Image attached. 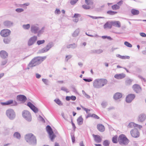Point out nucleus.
<instances>
[{
    "mask_svg": "<svg viewBox=\"0 0 146 146\" xmlns=\"http://www.w3.org/2000/svg\"><path fill=\"white\" fill-rule=\"evenodd\" d=\"M46 58L45 56H37L33 58L28 64V66L32 68L40 64Z\"/></svg>",
    "mask_w": 146,
    "mask_h": 146,
    "instance_id": "1",
    "label": "nucleus"
},
{
    "mask_svg": "<svg viewBox=\"0 0 146 146\" xmlns=\"http://www.w3.org/2000/svg\"><path fill=\"white\" fill-rule=\"evenodd\" d=\"M108 81L106 79H97L94 81L93 86L94 88H100L108 83Z\"/></svg>",
    "mask_w": 146,
    "mask_h": 146,
    "instance_id": "2",
    "label": "nucleus"
},
{
    "mask_svg": "<svg viewBox=\"0 0 146 146\" xmlns=\"http://www.w3.org/2000/svg\"><path fill=\"white\" fill-rule=\"evenodd\" d=\"M25 139L26 141L30 145H35L36 144V139L35 136L32 134L30 133L25 135Z\"/></svg>",
    "mask_w": 146,
    "mask_h": 146,
    "instance_id": "3",
    "label": "nucleus"
},
{
    "mask_svg": "<svg viewBox=\"0 0 146 146\" xmlns=\"http://www.w3.org/2000/svg\"><path fill=\"white\" fill-rule=\"evenodd\" d=\"M118 141L121 145H126L129 142V141L124 134L119 135L118 139Z\"/></svg>",
    "mask_w": 146,
    "mask_h": 146,
    "instance_id": "4",
    "label": "nucleus"
},
{
    "mask_svg": "<svg viewBox=\"0 0 146 146\" xmlns=\"http://www.w3.org/2000/svg\"><path fill=\"white\" fill-rule=\"evenodd\" d=\"M54 46V43L52 42H49L45 47L39 50L38 53H41L46 52L52 47L53 46Z\"/></svg>",
    "mask_w": 146,
    "mask_h": 146,
    "instance_id": "5",
    "label": "nucleus"
},
{
    "mask_svg": "<svg viewBox=\"0 0 146 146\" xmlns=\"http://www.w3.org/2000/svg\"><path fill=\"white\" fill-rule=\"evenodd\" d=\"M23 117L27 121H31L32 120L31 115V113L27 110H24L22 112Z\"/></svg>",
    "mask_w": 146,
    "mask_h": 146,
    "instance_id": "6",
    "label": "nucleus"
},
{
    "mask_svg": "<svg viewBox=\"0 0 146 146\" xmlns=\"http://www.w3.org/2000/svg\"><path fill=\"white\" fill-rule=\"evenodd\" d=\"M6 114L7 117L11 120L13 119L15 117V113L14 111L11 109L6 111Z\"/></svg>",
    "mask_w": 146,
    "mask_h": 146,
    "instance_id": "7",
    "label": "nucleus"
},
{
    "mask_svg": "<svg viewBox=\"0 0 146 146\" xmlns=\"http://www.w3.org/2000/svg\"><path fill=\"white\" fill-rule=\"evenodd\" d=\"M1 104L2 106H8L12 104V106H16L17 105V103L15 101H13V100H9L5 102H1Z\"/></svg>",
    "mask_w": 146,
    "mask_h": 146,
    "instance_id": "8",
    "label": "nucleus"
},
{
    "mask_svg": "<svg viewBox=\"0 0 146 146\" xmlns=\"http://www.w3.org/2000/svg\"><path fill=\"white\" fill-rule=\"evenodd\" d=\"M131 136L137 138L139 137L140 133L138 130L136 128L132 129L130 131Z\"/></svg>",
    "mask_w": 146,
    "mask_h": 146,
    "instance_id": "9",
    "label": "nucleus"
},
{
    "mask_svg": "<svg viewBox=\"0 0 146 146\" xmlns=\"http://www.w3.org/2000/svg\"><path fill=\"white\" fill-rule=\"evenodd\" d=\"M37 37L36 36H34L31 37L28 41V46H30L33 45L37 40Z\"/></svg>",
    "mask_w": 146,
    "mask_h": 146,
    "instance_id": "10",
    "label": "nucleus"
},
{
    "mask_svg": "<svg viewBox=\"0 0 146 146\" xmlns=\"http://www.w3.org/2000/svg\"><path fill=\"white\" fill-rule=\"evenodd\" d=\"M11 31L8 29H4L1 31L0 33L1 35L4 37L8 36L10 35Z\"/></svg>",
    "mask_w": 146,
    "mask_h": 146,
    "instance_id": "11",
    "label": "nucleus"
},
{
    "mask_svg": "<svg viewBox=\"0 0 146 146\" xmlns=\"http://www.w3.org/2000/svg\"><path fill=\"white\" fill-rule=\"evenodd\" d=\"M135 96V95L133 94H130L128 95L126 97V102L128 103L131 102L134 99Z\"/></svg>",
    "mask_w": 146,
    "mask_h": 146,
    "instance_id": "12",
    "label": "nucleus"
},
{
    "mask_svg": "<svg viewBox=\"0 0 146 146\" xmlns=\"http://www.w3.org/2000/svg\"><path fill=\"white\" fill-rule=\"evenodd\" d=\"M39 27L37 25H31V32L35 34H36L39 30Z\"/></svg>",
    "mask_w": 146,
    "mask_h": 146,
    "instance_id": "13",
    "label": "nucleus"
},
{
    "mask_svg": "<svg viewBox=\"0 0 146 146\" xmlns=\"http://www.w3.org/2000/svg\"><path fill=\"white\" fill-rule=\"evenodd\" d=\"M17 100L18 101H21L24 103L27 100L26 96L23 95H19L17 96Z\"/></svg>",
    "mask_w": 146,
    "mask_h": 146,
    "instance_id": "14",
    "label": "nucleus"
},
{
    "mask_svg": "<svg viewBox=\"0 0 146 146\" xmlns=\"http://www.w3.org/2000/svg\"><path fill=\"white\" fill-rule=\"evenodd\" d=\"M27 105L34 112L37 113L38 111V109L31 102H29Z\"/></svg>",
    "mask_w": 146,
    "mask_h": 146,
    "instance_id": "15",
    "label": "nucleus"
},
{
    "mask_svg": "<svg viewBox=\"0 0 146 146\" xmlns=\"http://www.w3.org/2000/svg\"><path fill=\"white\" fill-rule=\"evenodd\" d=\"M133 88L135 92L137 93H140L141 90V89L139 85L137 84H135L133 86Z\"/></svg>",
    "mask_w": 146,
    "mask_h": 146,
    "instance_id": "16",
    "label": "nucleus"
},
{
    "mask_svg": "<svg viewBox=\"0 0 146 146\" xmlns=\"http://www.w3.org/2000/svg\"><path fill=\"white\" fill-rule=\"evenodd\" d=\"M127 127L129 128H132L133 127H137L141 129L142 127V126L141 125L136 124L134 122H131L128 125Z\"/></svg>",
    "mask_w": 146,
    "mask_h": 146,
    "instance_id": "17",
    "label": "nucleus"
},
{
    "mask_svg": "<svg viewBox=\"0 0 146 146\" xmlns=\"http://www.w3.org/2000/svg\"><path fill=\"white\" fill-rule=\"evenodd\" d=\"M146 119V115L144 113H141L139 115L138 120L140 122H143Z\"/></svg>",
    "mask_w": 146,
    "mask_h": 146,
    "instance_id": "18",
    "label": "nucleus"
},
{
    "mask_svg": "<svg viewBox=\"0 0 146 146\" xmlns=\"http://www.w3.org/2000/svg\"><path fill=\"white\" fill-rule=\"evenodd\" d=\"M126 76L125 74L123 73L120 74H116L114 75V77L117 79H121L124 78Z\"/></svg>",
    "mask_w": 146,
    "mask_h": 146,
    "instance_id": "19",
    "label": "nucleus"
},
{
    "mask_svg": "<svg viewBox=\"0 0 146 146\" xmlns=\"http://www.w3.org/2000/svg\"><path fill=\"white\" fill-rule=\"evenodd\" d=\"M13 23L12 22L9 21H6L3 23L4 26L5 27L9 28L13 26Z\"/></svg>",
    "mask_w": 146,
    "mask_h": 146,
    "instance_id": "20",
    "label": "nucleus"
},
{
    "mask_svg": "<svg viewBox=\"0 0 146 146\" xmlns=\"http://www.w3.org/2000/svg\"><path fill=\"white\" fill-rule=\"evenodd\" d=\"M0 55L1 58L5 59L8 57V53L5 50H1L0 52Z\"/></svg>",
    "mask_w": 146,
    "mask_h": 146,
    "instance_id": "21",
    "label": "nucleus"
},
{
    "mask_svg": "<svg viewBox=\"0 0 146 146\" xmlns=\"http://www.w3.org/2000/svg\"><path fill=\"white\" fill-rule=\"evenodd\" d=\"M112 26L118 28H120L121 27L120 22L119 21H112Z\"/></svg>",
    "mask_w": 146,
    "mask_h": 146,
    "instance_id": "22",
    "label": "nucleus"
},
{
    "mask_svg": "<svg viewBox=\"0 0 146 146\" xmlns=\"http://www.w3.org/2000/svg\"><path fill=\"white\" fill-rule=\"evenodd\" d=\"M112 27V21H108L107 22L104 26V29H106V28H108L110 29Z\"/></svg>",
    "mask_w": 146,
    "mask_h": 146,
    "instance_id": "23",
    "label": "nucleus"
},
{
    "mask_svg": "<svg viewBox=\"0 0 146 146\" xmlns=\"http://www.w3.org/2000/svg\"><path fill=\"white\" fill-rule=\"evenodd\" d=\"M93 137L94 138L95 141L97 143H100L102 141V139L98 135H93Z\"/></svg>",
    "mask_w": 146,
    "mask_h": 146,
    "instance_id": "24",
    "label": "nucleus"
},
{
    "mask_svg": "<svg viewBox=\"0 0 146 146\" xmlns=\"http://www.w3.org/2000/svg\"><path fill=\"white\" fill-rule=\"evenodd\" d=\"M97 128L98 130L100 132H103L105 130L104 126L101 124H98L97 125Z\"/></svg>",
    "mask_w": 146,
    "mask_h": 146,
    "instance_id": "25",
    "label": "nucleus"
},
{
    "mask_svg": "<svg viewBox=\"0 0 146 146\" xmlns=\"http://www.w3.org/2000/svg\"><path fill=\"white\" fill-rule=\"evenodd\" d=\"M122 97L121 93L119 92H117L115 93L113 96V98L115 100L119 99Z\"/></svg>",
    "mask_w": 146,
    "mask_h": 146,
    "instance_id": "26",
    "label": "nucleus"
},
{
    "mask_svg": "<svg viewBox=\"0 0 146 146\" xmlns=\"http://www.w3.org/2000/svg\"><path fill=\"white\" fill-rule=\"evenodd\" d=\"M131 13L134 15H139V10L135 9H133L131 10Z\"/></svg>",
    "mask_w": 146,
    "mask_h": 146,
    "instance_id": "27",
    "label": "nucleus"
},
{
    "mask_svg": "<svg viewBox=\"0 0 146 146\" xmlns=\"http://www.w3.org/2000/svg\"><path fill=\"white\" fill-rule=\"evenodd\" d=\"M83 119L82 116H80L77 119V121L78 125H82L83 123Z\"/></svg>",
    "mask_w": 146,
    "mask_h": 146,
    "instance_id": "28",
    "label": "nucleus"
},
{
    "mask_svg": "<svg viewBox=\"0 0 146 146\" xmlns=\"http://www.w3.org/2000/svg\"><path fill=\"white\" fill-rule=\"evenodd\" d=\"M46 130L48 133H52L53 131L51 127L49 125H47L46 127Z\"/></svg>",
    "mask_w": 146,
    "mask_h": 146,
    "instance_id": "29",
    "label": "nucleus"
},
{
    "mask_svg": "<svg viewBox=\"0 0 146 146\" xmlns=\"http://www.w3.org/2000/svg\"><path fill=\"white\" fill-rule=\"evenodd\" d=\"M132 80L128 78L125 81V85L126 86H129L132 84Z\"/></svg>",
    "mask_w": 146,
    "mask_h": 146,
    "instance_id": "30",
    "label": "nucleus"
},
{
    "mask_svg": "<svg viewBox=\"0 0 146 146\" xmlns=\"http://www.w3.org/2000/svg\"><path fill=\"white\" fill-rule=\"evenodd\" d=\"M45 29V27H42L40 30H38V33H37L38 36H39L41 34L44 33Z\"/></svg>",
    "mask_w": 146,
    "mask_h": 146,
    "instance_id": "31",
    "label": "nucleus"
},
{
    "mask_svg": "<svg viewBox=\"0 0 146 146\" xmlns=\"http://www.w3.org/2000/svg\"><path fill=\"white\" fill-rule=\"evenodd\" d=\"M116 56L117 57L119 58L122 59H129L130 58V57L128 56H121L120 54H117L116 55Z\"/></svg>",
    "mask_w": 146,
    "mask_h": 146,
    "instance_id": "32",
    "label": "nucleus"
},
{
    "mask_svg": "<svg viewBox=\"0 0 146 146\" xmlns=\"http://www.w3.org/2000/svg\"><path fill=\"white\" fill-rule=\"evenodd\" d=\"M77 46V45L75 43H73L72 44H70L69 45H68L66 46V47L67 48H74L76 47Z\"/></svg>",
    "mask_w": 146,
    "mask_h": 146,
    "instance_id": "33",
    "label": "nucleus"
},
{
    "mask_svg": "<svg viewBox=\"0 0 146 146\" xmlns=\"http://www.w3.org/2000/svg\"><path fill=\"white\" fill-rule=\"evenodd\" d=\"M11 40V39L10 37H7L4 39L3 41L5 44H9L10 43Z\"/></svg>",
    "mask_w": 146,
    "mask_h": 146,
    "instance_id": "34",
    "label": "nucleus"
},
{
    "mask_svg": "<svg viewBox=\"0 0 146 146\" xmlns=\"http://www.w3.org/2000/svg\"><path fill=\"white\" fill-rule=\"evenodd\" d=\"M13 136L14 137L18 139H20L21 137L20 133L18 132H16L14 133L13 134Z\"/></svg>",
    "mask_w": 146,
    "mask_h": 146,
    "instance_id": "35",
    "label": "nucleus"
},
{
    "mask_svg": "<svg viewBox=\"0 0 146 146\" xmlns=\"http://www.w3.org/2000/svg\"><path fill=\"white\" fill-rule=\"evenodd\" d=\"M54 101L56 103V104L60 106H61L63 105V103L59 99H55L54 100Z\"/></svg>",
    "mask_w": 146,
    "mask_h": 146,
    "instance_id": "36",
    "label": "nucleus"
},
{
    "mask_svg": "<svg viewBox=\"0 0 146 146\" xmlns=\"http://www.w3.org/2000/svg\"><path fill=\"white\" fill-rule=\"evenodd\" d=\"M79 33V29H76L72 34L73 37H76L77 36Z\"/></svg>",
    "mask_w": 146,
    "mask_h": 146,
    "instance_id": "37",
    "label": "nucleus"
},
{
    "mask_svg": "<svg viewBox=\"0 0 146 146\" xmlns=\"http://www.w3.org/2000/svg\"><path fill=\"white\" fill-rule=\"evenodd\" d=\"M117 136L116 135L112 137V141L114 143H117Z\"/></svg>",
    "mask_w": 146,
    "mask_h": 146,
    "instance_id": "38",
    "label": "nucleus"
},
{
    "mask_svg": "<svg viewBox=\"0 0 146 146\" xmlns=\"http://www.w3.org/2000/svg\"><path fill=\"white\" fill-rule=\"evenodd\" d=\"M112 9L113 10L119 9L120 8L119 6L117 4L113 5L111 6Z\"/></svg>",
    "mask_w": 146,
    "mask_h": 146,
    "instance_id": "39",
    "label": "nucleus"
},
{
    "mask_svg": "<svg viewBox=\"0 0 146 146\" xmlns=\"http://www.w3.org/2000/svg\"><path fill=\"white\" fill-rule=\"evenodd\" d=\"M49 136V137L50 139L52 141L53 139H54L55 137H56L54 133L53 132L52 133H48Z\"/></svg>",
    "mask_w": 146,
    "mask_h": 146,
    "instance_id": "40",
    "label": "nucleus"
},
{
    "mask_svg": "<svg viewBox=\"0 0 146 146\" xmlns=\"http://www.w3.org/2000/svg\"><path fill=\"white\" fill-rule=\"evenodd\" d=\"M74 132L71 133L70 135L72 140V141L73 143H74L75 141V138L74 136Z\"/></svg>",
    "mask_w": 146,
    "mask_h": 146,
    "instance_id": "41",
    "label": "nucleus"
},
{
    "mask_svg": "<svg viewBox=\"0 0 146 146\" xmlns=\"http://www.w3.org/2000/svg\"><path fill=\"white\" fill-rule=\"evenodd\" d=\"M85 3L87 5H92L93 3V0H85Z\"/></svg>",
    "mask_w": 146,
    "mask_h": 146,
    "instance_id": "42",
    "label": "nucleus"
},
{
    "mask_svg": "<svg viewBox=\"0 0 146 146\" xmlns=\"http://www.w3.org/2000/svg\"><path fill=\"white\" fill-rule=\"evenodd\" d=\"M30 25L27 24L26 25H23V28L25 30H28L30 27Z\"/></svg>",
    "mask_w": 146,
    "mask_h": 146,
    "instance_id": "43",
    "label": "nucleus"
},
{
    "mask_svg": "<svg viewBox=\"0 0 146 146\" xmlns=\"http://www.w3.org/2000/svg\"><path fill=\"white\" fill-rule=\"evenodd\" d=\"M107 13L108 14L111 15H113L117 13V12L112 11H107Z\"/></svg>",
    "mask_w": 146,
    "mask_h": 146,
    "instance_id": "44",
    "label": "nucleus"
},
{
    "mask_svg": "<svg viewBox=\"0 0 146 146\" xmlns=\"http://www.w3.org/2000/svg\"><path fill=\"white\" fill-rule=\"evenodd\" d=\"M109 144L108 140H105L104 141L103 144L104 146H109Z\"/></svg>",
    "mask_w": 146,
    "mask_h": 146,
    "instance_id": "45",
    "label": "nucleus"
},
{
    "mask_svg": "<svg viewBox=\"0 0 146 146\" xmlns=\"http://www.w3.org/2000/svg\"><path fill=\"white\" fill-rule=\"evenodd\" d=\"M88 16L90 17V18H92L93 19H97L98 18H104V17H94L90 15H88Z\"/></svg>",
    "mask_w": 146,
    "mask_h": 146,
    "instance_id": "46",
    "label": "nucleus"
},
{
    "mask_svg": "<svg viewBox=\"0 0 146 146\" xmlns=\"http://www.w3.org/2000/svg\"><path fill=\"white\" fill-rule=\"evenodd\" d=\"M124 44L126 46L129 47L131 48L132 47V44L128 42L125 41Z\"/></svg>",
    "mask_w": 146,
    "mask_h": 146,
    "instance_id": "47",
    "label": "nucleus"
},
{
    "mask_svg": "<svg viewBox=\"0 0 146 146\" xmlns=\"http://www.w3.org/2000/svg\"><path fill=\"white\" fill-rule=\"evenodd\" d=\"M45 40H38L37 42V44L38 45H40L44 43L45 42Z\"/></svg>",
    "mask_w": 146,
    "mask_h": 146,
    "instance_id": "48",
    "label": "nucleus"
},
{
    "mask_svg": "<svg viewBox=\"0 0 146 146\" xmlns=\"http://www.w3.org/2000/svg\"><path fill=\"white\" fill-rule=\"evenodd\" d=\"M30 5V3H24L23 4H20L19 5V7H23L24 8L25 7L24 6H28L29 5Z\"/></svg>",
    "mask_w": 146,
    "mask_h": 146,
    "instance_id": "49",
    "label": "nucleus"
},
{
    "mask_svg": "<svg viewBox=\"0 0 146 146\" xmlns=\"http://www.w3.org/2000/svg\"><path fill=\"white\" fill-rule=\"evenodd\" d=\"M61 90L64 91L66 93L69 92L68 89L64 87H62L61 88Z\"/></svg>",
    "mask_w": 146,
    "mask_h": 146,
    "instance_id": "50",
    "label": "nucleus"
},
{
    "mask_svg": "<svg viewBox=\"0 0 146 146\" xmlns=\"http://www.w3.org/2000/svg\"><path fill=\"white\" fill-rule=\"evenodd\" d=\"M81 17V15L80 14L78 13H75L73 17V18H78Z\"/></svg>",
    "mask_w": 146,
    "mask_h": 146,
    "instance_id": "51",
    "label": "nucleus"
},
{
    "mask_svg": "<svg viewBox=\"0 0 146 146\" xmlns=\"http://www.w3.org/2000/svg\"><path fill=\"white\" fill-rule=\"evenodd\" d=\"M78 0H71L70 1V3L71 5H74L75 4Z\"/></svg>",
    "mask_w": 146,
    "mask_h": 146,
    "instance_id": "52",
    "label": "nucleus"
},
{
    "mask_svg": "<svg viewBox=\"0 0 146 146\" xmlns=\"http://www.w3.org/2000/svg\"><path fill=\"white\" fill-rule=\"evenodd\" d=\"M15 11L18 13H21L24 11V9L22 8H17Z\"/></svg>",
    "mask_w": 146,
    "mask_h": 146,
    "instance_id": "53",
    "label": "nucleus"
},
{
    "mask_svg": "<svg viewBox=\"0 0 146 146\" xmlns=\"http://www.w3.org/2000/svg\"><path fill=\"white\" fill-rule=\"evenodd\" d=\"M72 56L71 55H66V56L65 61L67 62L68 60L70 59Z\"/></svg>",
    "mask_w": 146,
    "mask_h": 146,
    "instance_id": "54",
    "label": "nucleus"
},
{
    "mask_svg": "<svg viewBox=\"0 0 146 146\" xmlns=\"http://www.w3.org/2000/svg\"><path fill=\"white\" fill-rule=\"evenodd\" d=\"M42 82L46 85H48V80L42 78Z\"/></svg>",
    "mask_w": 146,
    "mask_h": 146,
    "instance_id": "55",
    "label": "nucleus"
},
{
    "mask_svg": "<svg viewBox=\"0 0 146 146\" xmlns=\"http://www.w3.org/2000/svg\"><path fill=\"white\" fill-rule=\"evenodd\" d=\"M96 54H100L103 52V50L101 49L96 50Z\"/></svg>",
    "mask_w": 146,
    "mask_h": 146,
    "instance_id": "56",
    "label": "nucleus"
},
{
    "mask_svg": "<svg viewBox=\"0 0 146 146\" xmlns=\"http://www.w3.org/2000/svg\"><path fill=\"white\" fill-rule=\"evenodd\" d=\"M82 7L84 9H88L90 8V7L89 6H87L86 5H82Z\"/></svg>",
    "mask_w": 146,
    "mask_h": 146,
    "instance_id": "57",
    "label": "nucleus"
},
{
    "mask_svg": "<svg viewBox=\"0 0 146 146\" xmlns=\"http://www.w3.org/2000/svg\"><path fill=\"white\" fill-rule=\"evenodd\" d=\"M92 117L96 119H99L100 117L95 114H92Z\"/></svg>",
    "mask_w": 146,
    "mask_h": 146,
    "instance_id": "58",
    "label": "nucleus"
},
{
    "mask_svg": "<svg viewBox=\"0 0 146 146\" xmlns=\"http://www.w3.org/2000/svg\"><path fill=\"white\" fill-rule=\"evenodd\" d=\"M107 105V104L106 102H103L101 104V105L103 108H105L106 107Z\"/></svg>",
    "mask_w": 146,
    "mask_h": 146,
    "instance_id": "59",
    "label": "nucleus"
},
{
    "mask_svg": "<svg viewBox=\"0 0 146 146\" xmlns=\"http://www.w3.org/2000/svg\"><path fill=\"white\" fill-rule=\"evenodd\" d=\"M83 80L86 82H90L92 80V79L91 78H84Z\"/></svg>",
    "mask_w": 146,
    "mask_h": 146,
    "instance_id": "60",
    "label": "nucleus"
},
{
    "mask_svg": "<svg viewBox=\"0 0 146 146\" xmlns=\"http://www.w3.org/2000/svg\"><path fill=\"white\" fill-rule=\"evenodd\" d=\"M7 62V60L5 59L2 61L1 65H4L6 64Z\"/></svg>",
    "mask_w": 146,
    "mask_h": 146,
    "instance_id": "61",
    "label": "nucleus"
},
{
    "mask_svg": "<svg viewBox=\"0 0 146 146\" xmlns=\"http://www.w3.org/2000/svg\"><path fill=\"white\" fill-rule=\"evenodd\" d=\"M54 13L56 14H60L61 13V12L59 9H56Z\"/></svg>",
    "mask_w": 146,
    "mask_h": 146,
    "instance_id": "62",
    "label": "nucleus"
},
{
    "mask_svg": "<svg viewBox=\"0 0 146 146\" xmlns=\"http://www.w3.org/2000/svg\"><path fill=\"white\" fill-rule=\"evenodd\" d=\"M70 97V100H72L73 101H75L76 99V97L75 96H72Z\"/></svg>",
    "mask_w": 146,
    "mask_h": 146,
    "instance_id": "63",
    "label": "nucleus"
},
{
    "mask_svg": "<svg viewBox=\"0 0 146 146\" xmlns=\"http://www.w3.org/2000/svg\"><path fill=\"white\" fill-rule=\"evenodd\" d=\"M82 109L84 110L85 111H86V113L88 114V113H89L88 112V111H90V110H89V109H88L85 108H84V107H82Z\"/></svg>",
    "mask_w": 146,
    "mask_h": 146,
    "instance_id": "64",
    "label": "nucleus"
}]
</instances>
